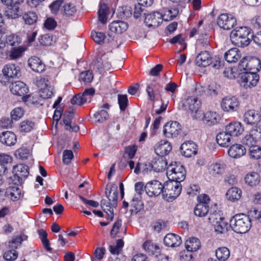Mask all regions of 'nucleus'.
I'll use <instances>...</instances> for the list:
<instances>
[{
    "instance_id": "obj_1",
    "label": "nucleus",
    "mask_w": 261,
    "mask_h": 261,
    "mask_svg": "<svg viewBox=\"0 0 261 261\" xmlns=\"http://www.w3.org/2000/svg\"><path fill=\"white\" fill-rule=\"evenodd\" d=\"M251 31L252 30L247 27H240L234 29L230 34L232 43L241 47L248 46L250 43V39L248 36Z\"/></svg>"
},
{
    "instance_id": "obj_2",
    "label": "nucleus",
    "mask_w": 261,
    "mask_h": 261,
    "mask_svg": "<svg viewBox=\"0 0 261 261\" xmlns=\"http://www.w3.org/2000/svg\"><path fill=\"white\" fill-rule=\"evenodd\" d=\"M229 226L235 232L245 233L248 232L251 227V220L249 217L246 215L237 214L230 219Z\"/></svg>"
},
{
    "instance_id": "obj_3",
    "label": "nucleus",
    "mask_w": 261,
    "mask_h": 261,
    "mask_svg": "<svg viewBox=\"0 0 261 261\" xmlns=\"http://www.w3.org/2000/svg\"><path fill=\"white\" fill-rule=\"evenodd\" d=\"M167 175L169 180L180 183L186 178V171L180 162H175L167 167Z\"/></svg>"
},
{
    "instance_id": "obj_4",
    "label": "nucleus",
    "mask_w": 261,
    "mask_h": 261,
    "mask_svg": "<svg viewBox=\"0 0 261 261\" xmlns=\"http://www.w3.org/2000/svg\"><path fill=\"white\" fill-rule=\"evenodd\" d=\"M181 189L180 182L169 180L164 185L163 197L168 202H171L180 195Z\"/></svg>"
},
{
    "instance_id": "obj_5",
    "label": "nucleus",
    "mask_w": 261,
    "mask_h": 261,
    "mask_svg": "<svg viewBox=\"0 0 261 261\" xmlns=\"http://www.w3.org/2000/svg\"><path fill=\"white\" fill-rule=\"evenodd\" d=\"M29 169L28 166L23 164L15 165L13 168V176L9 178V184L15 185H21L23 181L28 177L29 174Z\"/></svg>"
},
{
    "instance_id": "obj_6",
    "label": "nucleus",
    "mask_w": 261,
    "mask_h": 261,
    "mask_svg": "<svg viewBox=\"0 0 261 261\" xmlns=\"http://www.w3.org/2000/svg\"><path fill=\"white\" fill-rule=\"evenodd\" d=\"M240 70L257 73L261 69V61L255 57H245L239 64Z\"/></svg>"
},
{
    "instance_id": "obj_7",
    "label": "nucleus",
    "mask_w": 261,
    "mask_h": 261,
    "mask_svg": "<svg viewBox=\"0 0 261 261\" xmlns=\"http://www.w3.org/2000/svg\"><path fill=\"white\" fill-rule=\"evenodd\" d=\"M200 101L197 97L189 96L185 99L182 107L185 110L191 113L194 119L200 120L202 116V112L199 111Z\"/></svg>"
},
{
    "instance_id": "obj_8",
    "label": "nucleus",
    "mask_w": 261,
    "mask_h": 261,
    "mask_svg": "<svg viewBox=\"0 0 261 261\" xmlns=\"http://www.w3.org/2000/svg\"><path fill=\"white\" fill-rule=\"evenodd\" d=\"M209 222L214 225L215 231L223 233L228 230V222L224 217H221L218 212L211 214L208 218Z\"/></svg>"
},
{
    "instance_id": "obj_9",
    "label": "nucleus",
    "mask_w": 261,
    "mask_h": 261,
    "mask_svg": "<svg viewBox=\"0 0 261 261\" xmlns=\"http://www.w3.org/2000/svg\"><path fill=\"white\" fill-rule=\"evenodd\" d=\"M240 102L235 96H226L224 97L221 102L222 110L227 112H233L237 111L239 108Z\"/></svg>"
},
{
    "instance_id": "obj_10",
    "label": "nucleus",
    "mask_w": 261,
    "mask_h": 261,
    "mask_svg": "<svg viewBox=\"0 0 261 261\" xmlns=\"http://www.w3.org/2000/svg\"><path fill=\"white\" fill-rule=\"evenodd\" d=\"M217 23L220 28L230 30L237 24V19L231 14L223 13L218 17Z\"/></svg>"
},
{
    "instance_id": "obj_11",
    "label": "nucleus",
    "mask_w": 261,
    "mask_h": 261,
    "mask_svg": "<svg viewBox=\"0 0 261 261\" xmlns=\"http://www.w3.org/2000/svg\"><path fill=\"white\" fill-rule=\"evenodd\" d=\"M181 130V126L177 121L168 122L163 127V134L167 138L176 137Z\"/></svg>"
},
{
    "instance_id": "obj_12",
    "label": "nucleus",
    "mask_w": 261,
    "mask_h": 261,
    "mask_svg": "<svg viewBox=\"0 0 261 261\" xmlns=\"http://www.w3.org/2000/svg\"><path fill=\"white\" fill-rule=\"evenodd\" d=\"M164 185L157 180L149 181L144 187L146 194L150 197L158 196L161 193L163 194Z\"/></svg>"
},
{
    "instance_id": "obj_13",
    "label": "nucleus",
    "mask_w": 261,
    "mask_h": 261,
    "mask_svg": "<svg viewBox=\"0 0 261 261\" xmlns=\"http://www.w3.org/2000/svg\"><path fill=\"white\" fill-rule=\"evenodd\" d=\"M74 117V108L73 107H70L68 110H66L63 114V122L65 124V128L69 132H77L80 130L79 126L71 125V120Z\"/></svg>"
},
{
    "instance_id": "obj_14",
    "label": "nucleus",
    "mask_w": 261,
    "mask_h": 261,
    "mask_svg": "<svg viewBox=\"0 0 261 261\" xmlns=\"http://www.w3.org/2000/svg\"><path fill=\"white\" fill-rule=\"evenodd\" d=\"M197 145L193 141H185L180 147L181 154L186 158L194 156L197 153Z\"/></svg>"
},
{
    "instance_id": "obj_15",
    "label": "nucleus",
    "mask_w": 261,
    "mask_h": 261,
    "mask_svg": "<svg viewBox=\"0 0 261 261\" xmlns=\"http://www.w3.org/2000/svg\"><path fill=\"white\" fill-rule=\"evenodd\" d=\"M242 83L243 86L247 88L255 86L259 80V76L257 73L244 71L241 75Z\"/></svg>"
},
{
    "instance_id": "obj_16",
    "label": "nucleus",
    "mask_w": 261,
    "mask_h": 261,
    "mask_svg": "<svg viewBox=\"0 0 261 261\" xmlns=\"http://www.w3.org/2000/svg\"><path fill=\"white\" fill-rule=\"evenodd\" d=\"M162 20L168 21V18H165L160 12H153L146 15L144 22L148 27H158Z\"/></svg>"
},
{
    "instance_id": "obj_17",
    "label": "nucleus",
    "mask_w": 261,
    "mask_h": 261,
    "mask_svg": "<svg viewBox=\"0 0 261 261\" xmlns=\"http://www.w3.org/2000/svg\"><path fill=\"white\" fill-rule=\"evenodd\" d=\"M150 170H153L155 172H160L164 171L167 169V162L165 157L158 155L154 158L151 162L148 163Z\"/></svg>"
},
{
    "instance_id": "obj_18",
    "label": "nucleus",
    "mask_w": 261,
    "mask_h": 261,
    "mask_svg": "<svg viewBox=\"0 0 261 261\" xmlns=\"http://www.w3.org/2000/svg\"><path fill=\"white\" fill-rule=\"evenodd\" d=\"M11 92L14 95L19 96H25L28 92L29 89L26 84L21 81H16L12 83L10 86Z\"/></svg>"
},
{
    "instance_id": "obj_19",
    "label": "nucleus",
    "mask_w": 261,
    "mask_h": 261,
    "mask_svg": "<svg viewBox=\"0 0 261 261\" xmlns=\"http://www.w3.org/2000/svg\"><path fill=\"white\" fill-rule=\"evenodd\" d=\"M2 71L4 75L8 78H18L21 75L20 67L14 64H7Z\"/></svg>"
},
{
    "instance_id": "obj_20",
    "label": "nucleus",
    "mask_w": 261,
    "mask_h": 261,
    "mask_svg": "<svg viewBox=\"0 0 261 261\" xmlns=\"http://www.w3.org/2000/svg\"><path fill=\"white\" fill-rule=\"evenodd\" d=\"M172 150L171 143L167 141L161 140L154 146L155 152L159 156L165 157Z\"/></svg>"
},
{
    "instance_id": "obj_21",
    "label": "nucleus",
    "mask_w": 261,
    "mask_h": 261,
    "mask_svg": "<svg viewBox=\"0 0 261 261\" xmlns=\"http://www.w3.org/2000/svg\"><path fill=\"white\" fill-rule=\"evenodd\" d=\"M261 115L259 113L254 110L246 112L244 115V121L247 124L253 125L258 123L260 121Z\"/></svg>"
},
{
    "instance_id": "obj_22",
    "label": "nucleus",
    "mask_w": 261,
    "mask_h": 261,
    "mask_svg": "<svg viewBox=\"0 0 261 261\" xmlns=\"http://www.w3.org/2000/svg\"><path fill=\"white\" fill-rule=\"evenodd\" d=\"M106 195L109 201L111 202L112 207H116L117 205L118 192L117 187L115 185H107L106 188Z\"/></svg>"
},
{
    "instance_id": "obj_23",
    "label": "nucleus",
    "mask_w": 261,
    "mask_h": 261,
    "mask_svg": "<svg viewBox=\"0 0 261 261\" xmlns=\"http://www.w3.org/2000/svg\"><path fill=\"white\" fill-rule=\"evenodd\" d=\"M212 57L207 51H201L196 56L195 63L198 66L206 67L212 63Z\"/></svg>"
},
{
    "instance_id": "obj_24",
    "label": "nucleus",
    "mask_w": 261,
    "mask_h": 261,
    "mask_svg": "<svg viewBox=\"0 0 261 261\" xmlns=\"http://www.w3.org/2000/svg\"><path fill=\"white\" fill-rule=\"evenodd\" d=\"M201 118L203 122L208 126L214 125L217 124L220 120L219 115L215 112L209 111L205 113H202Z\"/></svg>"
},
{
    "instance_id": "obj_25",
    "label": "nucleus",
    "mask_w": 261,
    "mask_h": 261,
    "mask_svg": "<svg viewBox=\"0 0 261 261\" xmlns=\"http://www.w3.org/2000/svg\"><path fill=\"white\" fill-rule=\"evenodd\" d=\"M246 152V149L243 145L236 144L230 147L228 150V154L230 157L237 159L244 155Z\"/></svg>"
},
{
    "instance_id": "obj_26",
    "label": "nucleus",
    "mask_w": 261,
    "mask_h": 261,
    "mask_svg": "<svg viewBox=\"0 0 261 261\" xmlns=\"http://www.w3.org/2000/svg\"><path fill=\"white\" fill-rule=\"evenodd\" d=\"M1 142L7 146H11L14 145L16 141V136L14 133L10 131L3 132L0 135Z\"/></svg>"
},
{
    "instance_id": "obj_27",
    "label": "nucleus",
    "mask_w": 261,
    "mask_h": 261,
    "mask_svg": "<svg viewBox=\"0 0 261 261\" xmlns=\"http://www.w3.org/2000/svg\"><path fill=\"white\" fill-rule=\"evenodd\" d=\"M143 248L150 255L158 257L161 252V249L159 245L154 244L151 241H146L142 245Z\"/></svg>"
},
{
    "instance_id": "obj_28",
    "label": "nucleus",
    "mask_w": 261,
    "mask_h": 261,
    "mask_svg": "<svg viewBox=\"0 0 261 261\" xmlns=\"http://www.w3.org/2000/svg\"><path fill=\"white\" fill-rule=\"evenodd\" d=\"M225 130L232 137L238 136L244 132V127L239 122H233L226 126Z\"/></svg>"
},
{
    "instance_id": "obj_29",
    "label": "nucleus",
    "mask_w": 261,
    "mask_h": 261,
    "mask_svg": "<svg viewBox=\"0 0 261 261\" xmlns=\"http://www.w3.org/2000/svg\"><path fill=\"white\" fill-rule=\"evenodd\" d=\"M182 242L180 236L174 233H168L164 237V244L168 247H176L179 246Z\"/></svg>"
},
{
    "instance_id": "obj_30",
    "label": "nucleus",
    "mask_w": 261,
    "mask_h": 261,
    "mask_svg": "<svg viewBox=\"0 0 261 261\" xmlns=\"http://www.w3.org/2000/svg\"><path fill=\"white\" fill-rule=\"evenodd\" d=\"M232 136L225 132L219 133L216 136V141L217 143L223 147H227L231 144Z\"/></svg>"
},
{
    "instance_id": "obj_31",
    "label": "nucleus",
    "mask_w": 261,
    "mask_h": 261,
    "mask_svg": "<svg viewBox=\"0 0 261 261\" xmlns=\"http://www.w3.org/2000/svg\"><path fill=\"white\" fill-rule=\"evenodd\" d=\"M22 99L28 105H33L36 108H39L44 105V100L40 98L39 94L26 95L22 97Z\"/></svg>"
},
{
    "instance_id": "obj_32",
    "label": "nucleus",
    "mask_w": 261,
    "mask_h": 261,
    "mask_svg": "<svg viewBox=\"0 0 261 261\" xmlns=\"http://www.w3.org/2000/svg\"><path fill=\"white\" fill-rule=\"evenodd\" d=\"M29 66L36 72H42L45 70V66L42 61L36 57H32L28 60Z\"/></svg>"
},
{
    "instance_id": "obj_33",
    "label": "nucleus",
    "mask_w": 261,
    "mask_h": 261,
    "mask_svg": "<svg viewBox=\"0 0 261 261\" xmlns=\"http://www.w3.org/2000/svg\"><path fill=\"white\" fill-rule=\"evenodd\" d=\"M109 27L111 32L120 34L127 30L128 24L124 21L117 20L111 23Z\"/></svg>"
},
{
    "instance_id": "obj_34",
    "label": "nucleus",
    "mask_w": 261,
    "mask_h": 261,
    "mask_svg": "<svg viewBox=\"0 0 261 261\" xmlns=\"http://www.w3.org/2000/svg\"><path fill=\"white\" fill-rule=\"evenodd\" d=\"M241 57V53L237 48H232L224 54V58L228 63H236Z\"/></svg>"
},
{
    "instance_id": "obj_35",
    "label": "nucleus",
    "mask_w": 261,
    "mask_h": 261,
    "mask_svg": "<svg viewBox=\"0 0 261 261\" xmlns=\"http://www.w3.org/2000/svg\"><path fill=\"white\" fill-rule=\"evenodd\" d=\"M110 108V105L106 103L100 107L101 110L94 114V117L98 122H102L108 119L109 114L107 110H109Z\"/></svg>"
},
{
    "instance_id": "obj_36",
    "label": "nucleus",
    "mask_w": 261,
    "mask_h": 261,
    "mask_svg": "<svg viewBox=\"0 0 261 261\" xmlns=\"http://www.w3.org/2000/svg\"><path fill=\"white\" fill-rule=\"evenodd\" d=\"M100 206L103 211L107 214L110 218L111 221L114 219V207L111 205V202L109 200L102 199L100 201Z\"/></svg>"
},
{
    "instance_id": "obj_37",
    "label": "nucleus",
    "mask_w": 261,
    "mask_h": 261,
    "mask_svg": "<svg viewBox=\"0 0 261 261\" xmlns=\"http://www.w3.org/2000/svg\"><path fill=\"white\" fill-rule=\"evenodd\" d=\"M245 180L250 186H255L259 183L260 176L257 172H251L246 175Z\"/></svg>"
},
{
    "instance_id": "obj_38",
    "label": "nucleus",
    "mask_w": 261,
    "mask_h": 261,
    "mask_svg": "<svg viewBox=\"0 0 261 261\" xmlns=\"http://www.w3.org/2000/svg\"><path fill=\"white\" fill-rule=\"evenodd\" d=\"M186 249L191 252L197 251L200 247V242L196 238H191L187 240L185 242Z\"/></svg>"
},
{
    "instance_id": "obj_39",
    "label": "nucleus",
    "mask_w": 261,
    "mask_h": 261,
    "mask_svg": "<svg viewBox=\"0 0 261 261\" xmlns=\"http://www.w3.org/2000/svg\"><path fill=\"white\" fill-rule=\"evenodd\" d=\"M209 212L208 204L198 203L195 207L194 213L195 216L203 217H205Z\"/></svg>"
},
{
    "instance_id": "obj_40",
    "label": "nucleus",
    "mask_w": 261,
    "mask_h": 261,
    "mask_svg": "<svg viewBox=\"0 0 261 261\" xmlns=\"http://www.w3.org/2000/svg\"><path fill=\"white\" fill-rule=\"evenodd\" d=\"M241 193L242 191L240 189L232 187L227 191L226 197L228 200L234 202L240 199Z\"/></svg>"
},
{
    "instance_id": "obj_41",
    "label": "nucleus",
    "mask_w": 261,
    "mask_h": 261,
    "mask_svg": "<svg viewBox=\"0 0 261 261\" xmlns=\"http://www.w3.org/2000/svg\"><path fill=\"white\" fill-rule=\"evenodd\" d=\"M215 255L219 260L225 261L230 256V251L227 248L221 247L216 250Z\"/></svg>"
},
{
    "instance_id": "obj_42",
    "label": "nucleus",
    "mask_w": 261,
    "mask_h": 261,
    "mask_svg": "<svg viewBox=\"0 0 261 261\" xmlns=\"http://www.w3.org/2000/svg\"><path fill=\"white\" fill-rule=\"evenodd\" d=\"M182 7L181 3H177V5L171 8L165 12L163 15V17L165 18H168V20H171L175 18L179 13V8Z\"/></svg>"
},
{
    "instance_id": "obj_43",
    "label": "nucleus",
    "mask_w": 261,
    "mask_h": 261,
    "mask_svg": "<svg viewBox=\"0 0 261 261\" xmlns=\"http://www.w3.org/2000/svg\"><path fill=\"white\" fill-rule=\"evenodd\" d=\"M9 7L5 11V14L8 18L15 19L18 18L19 14V8L18 5L9 6Z\"/></svg>"
},
{
    "instance_id": "obj_44",
    "label": "nucleus",
    "mask_w": 261,
    "mask_h": 261,
    "mask_svg": "<svg viewBox=\"0 0 261 261\" xmlns=\"http://www.w3.org/2000/svg\"><path fill=\"white\" fill-rule=\"evenodd\" d=\"M7 197L13 201H16L20 197V190L17 187H10L7 188Z\"/></svg>"
},
{
    "instance_id": "obj_45",
    "label": "nucleus",
    "mask_w": 261,
    "mask_h": 261,
    "mask_svg": "<svg viewBox=\"0 0 261 261\" xmlns=\"http://www.w3.org/2000/svg\"><path fill=\"white\" fill-rule=\"evenodd\" d=\"M22 18L26 24L32 25L37 22L38 15L36 12L28 11L23 15Z\"/></svg>"
},
{
    "instance_id": "obj_46",
    "label": "nucleus",
    "mask_w": 261,
    "mask_h": 261,
    "mask_svg": "<svg viewBox=\"0 0 261 261\" xmlns=\"http://www.w3.org/2000/svg\"><path fill=\"white\" fill-rule=\"evenodd\" d=\"M224 170V166L218 163L212 164L208 168L210 174L213 176L222 174Z\"/></svg>"
},
{
    "instance_id": "obj_47",
    "label": "nucleus",
    "mask_w": 261,
    "mask_h": 261,
    "mask_svg": "<svg viewBox=\"0 0 261 261\" xmlns=\"http://www.w3.org/2000/svg\"><path fill=\"white\" fill-rule=\"evenodd\" d=\"M76 12V7L71 3L66 4L61 9L62 13L66 16L73 15Z\"/></svg>"
},
{
    "instance_id": "obj_48",
    "label": "nucleus",
    "mask_w": 261,
    "mask_h": 261,
    "mask_svg": "<svg viewBox=\"0 0 261 261\" xmlns=\"http://www.w3.org/2000/svg\"><path fill=\"white\" fill-rule=\"evenodd\" d=\"M53 88L46 84L45 86L40 89L39 92V96L44 100L45 99L50 98L54 94Z\"/></svg>"
},
{
    "instance_id": "obj_49",
    "label": "nucleus",
    "mask_w": 261,
    "mask_h": 261,
    "mask_svg": "<svg viewBox=\"0 0 261 261\" xmlns=\"http://www.w3.org/2000/svg\"><path fill=\"white\" fill-rule=\"evenodd\" d=\"M130 206L134 208L130 210V212L132 214L135 212L137 214L143 208V202L139 199L137 197H134L130 201Z\"/></svg>"
},
{
    "instance_id": "obj_50",
    "label": "nucleus",
    "mask_w": 261,
    "mask_h": 261,
    "mask_svg": "<svg viewBox=\"0 0 261 261\" xmlns=\"http://www.w3.org/2000/svg\"><path fill=\"white\" fill-rule=\"evenodd\" d=\"M108 10V7L106 4L100 5L98 11V16L99 20L103 24L107 22V14Z\"/></svg>"
},
{
    "instance_id": "obj_51",
    "label": "nucleus",
    "mask_w": 261,
    "mask_h": 261,
    "mask_svg": "<svg viewBox=\"0 0 261 261\" xmlns=\"http://www.w3.org/2000/svg\"><path fill=\"white\" fill-rule=\"evenodd\" d=\"M147 10L146 7L139 3L135 5L134 10L133 13L134 17L137 19L139 18L142 14L145 17L147 15Z\"/></svg>"
},
{
    "instance_id": "obj_52",
    "label": "nucleus",
    "mask_w": 261,
    "mask_h": 261,
    "mask_svg": "<svg viewBox=\"0 0 261 261\" xmlns=\"http://www.w3.org/2000/svg\"><path fill=\"white\" fill-rule=\"evenodd\" d=\"M26 48L23 46L13 47L10 51L9 56L11 59H16L22 56Z\"/></svg>"
},
{
    "instance_id": "obj_53",
    "label": "nucleus",
    "mask_w": 261,
    "mask_h": 261,
    "mask_svg": "<svg viewBox=\"0 0 261 261\" xmlns=\"http://www.w3.org/2000/svg\"><path fill=\"white\" fill-rule=\"evenodd\" d=\"M91 36L93 40L98 44L103 43L105 39H106L105 33L96 32L95 31H92L91 32Z\"/></svg>"
},
{
    "instance_id": "obj_54",
    "label": "nucleus",
    "mask_w": 261,
    "mask_h": 261,
    "mask_svg": "<svg viewBox=\"0 0 261 261\" xmlns=\"http://www.w3.org/2000/svg\"><path fill=\"white\" fill-rule=\"evenodd\" d=\"M159 86V88H157L156 89V85L151 84L149 85H148L146 88V91L147 93V94L149 97V99L152 101H154L155 100V95L154 91L155 92L156 91L160 92V90L162 89V87L160 86Z\"/></svg>"
},
{
    "instance_id": "obj_55",
    "label": "nucleus",
    "mask_w": 261,
    "mask_h": 261,
    "mask_svg": "<svg viewBox=\"0 0 261 261\" xmlns=\"http://www.w3.org/2000/svg\"><path fill=\"white\" fill-rule=\"evenodd\" d=\"M35 126V123L29 120H24L20 124L21 132L28 133L31 131Z\"/></svg>"
},
{
    "instance_id": "obj_56",
    "label": "nucleus",
    "mask_w": 261,
    "mask_h": 261,
    "mask_svg": "<svg viewBox=\"0 0 261 261\" xmlns=\"http://www.w3.org/2000/svg\"><path fill=\"white\" fill-rule=\"evenodd\" d=\"M21 42L20 38L15 34H12L7 37L6 42L12 46L18 45Z\"/></svg>"
},
{
    "instance_id": "obj_57",
    "label": "nucleus",
    "mask_w": 261,
    "mask_h": 261,
    "mask_svg": "<svg viewBox=\"0 0 261 261\" xmlns=\"http://www.w3.org/2000/svg\"><path fill=\"white\" fill-rule=\"evenodd\" d=\"M249 155L253 159H259L261 158V147L254 145L249 148Z\"/></svg>"
},
{
    "instance_id": "obj_58",
    "label": "nucleus",
    "mask_w": 261,
    "mask_h": 261,
    "mask_svg": "<svg viewBox=\"0 0 261 261\" xmlns=\"http://www.w3.org/2000/svg\"><path fill=\"white\" fill-rule=\"evenodd\" d=\"M118 102L121 111H124L128 104V100L126 95H118Z\"/></svg>"
},
{
    "instance_id": "obj_59",
    "label": "nucleus",
    "mask_w": 261,
    "mask_h": 261,
    "mask_svg": "<svg viewBox=\"0 0 261 261\" xmlns=\"http://www.w3.org/2000/svg\"><path fill=\"white\" fill-rule=\"evenodd\" d=\"M93 78L92 72L90 70L82 72L79 75V80L84 82L86 84L91 82Z\"/></svg>"
},
{
    "instance_id": "obj_60",
    "label": "nucleus",
    "mask_w": 261,
    "mask_h": 261,
    "mask_svg": "<svg viewBox=\"0 0 261 261\" xmlns=\"http://www.w3.org/2000/svg\"><path fill=\"white\" fill-rule=\"evenodd\" d=\"M15 155L18 159L25 160L30 155V150L26 147H21L16 150Z\"/></svg>"
},
{
    "instance_id": "obj_61",
    "label": "nucleus",
    "mask_w": 261,
    "mask_h": 261,
    "mask_svg": "<svg viewBox=\"0 0 261 261\" xmlns=\"http://www.w3.org/2000/svg\"><path fill=\"white\" fill-rule=\"evenodd\" d=\"M211 62L212 63H211L210 65L215 69H218L224 66V60L222 58L219 56H215L212 58Z\"/></svg>"
},
{
    "instance_id": "obj_62",
    "label": "nucleus",
    "mask_w": 261,
    "mask_h": 261,
    "mask_svg": "<svg viewBox=\"0 0 261 261\" xmlns=\"http://www.w3.org/2000/svg\"><path fill=\"white\" fill-rule=\"evenodd\" d=\"M86 102V98L83 96L82 93L75 95L71 99V103L72 105H77L80 106H82Z\"/></svg>"
},
{
    "instance_id": "obj_63",
    "label": "nucleus",
    "mask_w": 261,
    "mask_h": 261,
    "mask_svg": "<svg viewBox=\"0 0 261 261\" xmlns=\"http://www.w3.org/2000/svg\"><path fill=\"white\" fill-rule=\"evenodd\" d=\"M24 114L23 110L20 108L18 107L13 109L11 113V117L12 120L17 121L20 119Z\"/></svg>"
},
{
    "instance_id": "obj_64",
    "label": "nucleus",
    "mask_w": 261,
    "mask_h": 261,
    "mask_svg": "<svg viewBox=\"0 0 261 261\" xmlns=\"http://www.w3.org/2000/svg\"><path fill=\"white\" fill-rule=\"evenodd\" d=\"M17 257L18 253L15 249H12L11 250L7 251L4 254V258L6 260H14Z\"/></svg>"
}]
</instances>
